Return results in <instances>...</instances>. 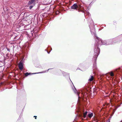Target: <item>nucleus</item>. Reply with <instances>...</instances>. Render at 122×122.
Masks as SVG:
<instances>
[{
	"mask_svg": "<svg viewBox=\"0 0 122 122\" xmlns=\"http://www.w3.org/2000/svg\"><path fill=\"white\" fill-rule=\"evenodd\" d=\"M96 48L94 50L95 52V58L97 56L99 55L100 50L99 48H98V46L101 45L105 44H110L111 43H108L106 44L105 43V41H103L102 40L99 38L98 37L96 36Z\"/></svg>",
	"mask_w": 122,
	"mask_h": 122,
	"instance_id": "obj_1",
	"label": "nucleus"
},
{
	"mask_svg": "<svg viewBox=\"0 0 122 122\" xmlns=\"http://www.w3.org/2000/svg\"><path fill=\"white\" fill-rule=\"evenodd\" d=\"M36 0H30L28 3V4L29 5H30L31 4H33L34 5L35 4V2Z\"/></svg>",
	"mask_w": 122,
	"mask_h": 122,
	"instance_id": "obj_2",
	"label": "nucleus"
},
{
	"mask_svg": "<svg viewBox=\"0 0 122 122\" xmlns=\"http://www.w3.org/2000/svg\"><path fill=\"white\" fill-rule=\"evenodd\" d=\"M19 67V69L20 70L23 69V63L21 61H20L18 65Z\"/></svg>",
	"mask_w": 122,
	"mask_h": 122,
	"instance_id": "obj_3",
	"label": "nucleus"
},
{
	"mask_svg": "<svg viewBox=\"0 0 122 122\" xmlns=\"http://www.w3.org/2000/svg\"><path fill=\"white\" fill-rule=\"evenodd\" d=\"M78 7V6L76 4H74L73 6L71 7V8L72 9H76Z\"/></svg>",
	"mask_w": 122,
	"mask_h": 122,
	"instance_id": "obj_4",
	"label": "nucleus"
},
{
	"mask_svg": "<svg viewBox=\"0 0 122 122\" xmlns=\"http://www.w3.org/2000/svg\"><path fill=\"white\" fill-rule=\"evenodd\" d=\"M93 76H91V77L88 80L90 81H92L93 79Z\"/></svg>",
	"mask_w": 122,
	"mask_h": 122,
	"instance_id": "obj_5",
	"label": "nucleus"
},
{
	"mask_svg": "<svg viewBox=\"0 0 122 122\" xmlns=\"http://www.w3.org/2000/svg\"><path fill=\"white\" fill-rule=\"evenodd\" d=\"M93 113H91L88 114V116L90 118L92 117L93 116Z\"/></svg>",
	"mask_w": 122,
	"mask_h": 122,
	"instance_id": "obj_6",
	"label": "nucleus"
},
{
	"mask_svg": "<svg viewBox=\"0 0 122 122\" xmlns=\"http://www.w3.org/2000/svg\"><path fill=\"white\" fill-rule=\"evenodd\" d=\"M87 112H86L84 113L83 117L84 118H85L86 117V115L87 114Z\"/></svg>",
	"mask_w": 122,
	"mask_h": 122,
	"instance_id": "obj_7",
	"label": "nucleus"
},
{
	"mask_svg": "<svg viewBox=\"0 0 122 122\" xmlns=\"http://www.w3.org/2000/svg\"><path fill=\"white\" fill-rule=\"evenodd\" d=\"M110 75L111 76H114V74H113V73L112 72H110Z\"/></svg>",
	"mask_w": 122,
	"mask_h": 122,
	"instance_id": "obj_8",
	"label": "nucleus"
},
{
	"mask_svg": "<svg viewBox=\"0 0 122 122\" xmlns=\"http://www.w3.org/2000/svg\"><path fill=\"white\" fill-rule=\"evenodd\" d=\"M30 74V73H29L28 72H26L25 73V75L27 76L29 75Z\"/></svg>",
	"mask_w": 122,
	"mask_h": 122,
	"instance_id": "obj_9",
	"label": "nucleus"
},
{
	"mask_svg": "<svg viewBox=\"0 0 122 122\" xmlns=\"http://www.w3.org/2000/svg\"><path fill=\"white\" fill-rule=\"evenodd\" d=\"M74 92H75V93H77V94L78 96V98H79V97H79V95L78 94V93H77L76 91H76H74Z\"/></svg>",
	"mask_w": 122,
	"mask_h": 122,
	"instance_id": "obj_10",
	"label": "nucleus"
},
{
	"mask_svg": "<svg viewBox=\"0 0 122 122\" xmlns=\"http://www.w3.org/2000/svg\"><path fill=\"white\" fill-rule=\"evenodd\" d=\"M91 33L92 34L94 35H95V36H96V34H95V33L94 32V33H93V32H92L91 31Z\"/></svg>",
	"mask_w": 122,
	"mask_h": 122,
	"instance_id": "obj_11",
	"label": "nucleus"
},
{
	"mask_svg": "<svg viewBox=\"0 0 122 122\" xmlns=\"http://www.w3.org/2000/svg\"><path fill=\"white\" fill-rule=\"evenodd\" d=\"M33 6H30L29 8L30 9H31L32 8V7H33Z\"/></svg>",
	"mask_w": 122,
	"mask_h": 122,
	"instance_id": "obj_12",
	"label": "nucleus"
},
{
	"mask_svg": "<svg viewBox=\"0 0 122 122\" xmlns=\"http://www.w3.org/2000/svg\"><path fill=\"white\" fill-rule=\"evenodd\" d=\"M48 69V70H47L46 71H45L44 72H48V70H49V69Z\"/></svg>",
	"mask_w": 122,
	"mask_h": 122,
	"instance_id": "obj_13",
	"label": "nucleus"
},
{
	"mask_svg": "<svg viewBox=\"0 0 122 122\" xmlns=\"http://www.w3.org/2000/svg\"><path fill=\"white\" fill-rule=\"evenodd\" d=\"M41 72H39V73H33L32 74H36V73H41Z\"/></svg>",
	"mask_w": 122,
	"mask_h": 122,
	"instance_id": "obj_14",
	"label": "nucleus"
},
{
	"mask_svg": "<svg viewBox=\"0 0 122 122\" xmlns=\"http://www.w3.org/2000/svg\"><path fill=\"white\" fill-rule=\"evenodd\" d=\"M96 63H95V64H94V66H96Z\"/></svg>",
	"mask_w": 122,
	"mask_h": 122,
	"instance_id": "obj_15",
	"label": "nucleus"
},
{
	"mask_svg": "<svg viewBox=\"0 0 122 122\" xmlns=\"http://www.w3.org/2000/svg\"><path fill=\"white\" fill-rule=\"evenodd\" d=\"M35 117V119H36V116H34V117Z\"/></svg>",
	"mask_w": 122,
	"mask_h": 122,
	"instance_id": "obj_16",
	"label": "nucleus"
},
{
	"mask_svg": "<svg viewBox=\"0 0 122 122\" xmlns=\"http://www.w3.org/2000/svg\"><path fill=\"white\" fill-rule=\"evenodd\" d=\"M8 50V51H9V50Z\"/></svg>",
	"mask_w": 122,
	"mask_h": 122,
	"instance_id": "obj_17",
	"label": "nucleus"
},
{
	"mask_svg": "<svg viewBox=\"0 0 122 122\" xmlns=\"http://www.w3.org/2000/svg\"><path fill=\"white\" fill-rule=\"evenodd\" d=\"M95 61H96V60H95Z\"/></svg>",
	"mask_w": 122,
	"mask_h": 122,
	"instance_id": "obj_18",
	"label": "nucleus"
},
{
	"mask_svg": "<svg viewBox=\"0 0 122 122\" xmlns=\"http://www.w3.org/2000/svg\"><path fill=\"white\" fill-rule=\"evenodd\" d=\"M108 122H110V121H109Z\"/></svg>",
	"mask_w": 122,
	"mask_h": 122,
	"instance_id": "obj_19",
	"label": "nucleus"
}]
</instances>
